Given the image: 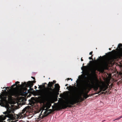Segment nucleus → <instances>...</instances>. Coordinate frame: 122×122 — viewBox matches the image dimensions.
Returning a JSON list of instances; mask_svg holds the SVG:
<instances>
[{"label": "nucleus", "mask_w": 122, "mask_h": 122, "mask_svg": "<svg viewBox=\"0 0 122 122\" xmlns=\"http://www.w3.org/2000/svg\"><path fill=\"white\" fill-rule=\"evenodd\" d=\"M104 85L106 89H107L108 88L109 84H107V85L104 84Z\"/></svg>", "instance_id": "obj_16"}, {"label": "nucleus", "mask_w": 122, "mask_h": 122, "mask_svg": "<svg viewBox=\"0 0 122 122\" xmlns=\"http://www.w3.org/2000/svg\"><path fill=\"white\" fill-rule=\"evenodd\" d=\"M81 61H83V60L82 59V57L81 58Z\"/></svg>", "instance_id": "obj_30"}, {"label": "nucleus", "mask_w": 122, "mask_h": 122, "mask_svg": "<svg viewBox=\"0 0 122 122\" xmlns=\"http://www.w3.org/2000/svg\"><path fill=\"white\" fill-rule=\"evenodd\" d=\"M109 63V60H107L104 61L101 65H98L95 66L92 68L93 72L95 73L96 71L100 72L103 71L104 69L107 68Z\"/></svg>", "instance_id": "obj_3"}, {"label": "nucleus", "mask_w": 122, "mask_h": 122, "mask_svg": "<svg viewBox=\"0 0 122 122\" xmlns=\"http://www.w3.org/2000/svg\"><path fill=\"white\" fill-rule=\"evenodd\" d=\"M77 80L76 81V82H77Z\"/></svg>", "instance_id": "obj_39"}, {"label": "nucleus", "mask_w": 122, "mask_h": 122, "mask_svg": "<svg viewBox=\"0 0 122 122\" xmlns=\"http://www.w3.org/2000/svg\"><path fill=\"white\" fill-rule=\"evenodd\" d=\"M16 84H14V85H13L12 86V87H15V86H16Z\"/></svg>", "instance_id": "obj_25"}, {"label": "nucleus", "mask_w": 122, "mask_h": 122, "mask_svg": "<svg viewBox=\"0 0 122 122\" xmlns=\"http://www.w3.org/2000/svg\"><path fill=\"white\" fill-rule=\"evenodd\" d=\"M67 92H69V91H67Z\"/></svg>", "instance_id": "obj_42"}, {"label": "nucleus", "mask_w": 122, "mask_h": 122, "mask_svg": "<svg viewBox=\"0 0 122 122\" xmlns=\"http://www.w3.org/2000/svg\"><path fill=\"white\" fill-rule=\"evenodd\" d=\"M68 87H67V89H68Z\"/></svg>", "instance_id": "obj_43"}, {"label": "nucleus", "mask_w": 122, "mask_h": 122, "mask_svg": "<svg viewBox=\"0 0 122 122\" xmlns=\"http://www.w3.org/2000/svg\"><path fill=\"white\" fill-rule=\"evenodd\" d=\"M101 91H102L101 90H100L99 91H97V94H99V93Z\"/></svg>", "instance_id": "obj_26"}, {"label": "nucleus", "mask_w": 122, "mask_h": 122, "mask_svg": "<svg viewBox=\"0 0 122 122\" xmlns=\"http://www.w3.org/2000/svg\"><path fill=\"white\" fill-rule=\"evenodd\" d=\"M6 98H7V97H6V98L5 99L6 100Z\"/></svg>", "instance_id": "obj_38"}, {"label": "nucleus", "mask_w": 122, "mask_h": 122, "mask_svg": "<svg viewBox=\"0 0 122 122\" xmlns=\"http://www.w3.org/2000/svg\"><path fill=\"white\" fill-rule=\"evenodd\" d=\"M53 84L51 81L49 82L48 87L45 88L42 92V96L45 99H48L55 95L56 92L55 88H52Z\"/></svg>", "instance_id": "obj_1"}, {"label": "nucleus", "mask_w": 122, "mask_h": 122, "mask_svg": "<svg viewBox=\"0 0 122 122\" xmlns=\"http://www.w3.org/2000/svg\"><path fill=\"white\" fill-rule=\"evenodd\" d=\"M104 92H101V93H100V94H103V93H104Z\"/></svg>", "instance_id": "obj_29"}, {"label": "nucleus", "mask_w": 122, "mask_h": 122, "mask_svg": "<svg viewBox=\"0 0 122 122\" xmlns=\"http://www.w3.org/2000/svg\"><path fill=\"white\" fill-rule=\"evenodd\" d=\"M121 118H122V115L121 116H120V117H118V118H117L116 119H115V120H114L113 121H115V120H118V119H120Z\"/></svg>", "instance_id": "obj_17"}, {"label": "nucleus", "mask_w": 122, "mask_h": 122, "mask_svg": "<svg viewBox=\"0 0 122 122\" xmlns=\"http://www.w3.org/2000/svg\"><path fill=\"white\" fill-rule=\"evenodd\" d=\"M109 49L110 50H111V48H109Z\"/></svg>", "instance_id": "obj_32"}, {"label": "nucleus", "mask_w": 122, "mask_h": 122, "mask_svg": "<svg viewBox=\"0 0 122 122\" xmlns=\"http://www.w3.org/2000/svg\"><path fill=\"white\" fill-rule=\"evenodd\" d=\"M70 80H71V81H72V79L71 78H68L67 79V81H68Z\"/></svg>", "instance_id": "obj_22"}, {"label": "nucleus", "mask_w": 122, "mask_h": 122, "mask_svg": "<svg viewBox=\"0 0 122 122\" xmlns=\"http://www.w3.org/2000/svg\"><path fill=\"white\" fill-rule=\"evenodd\" d=\"M7 88H9L8 87H7Z\"/></svg>", "instance_id": "obj_44"}, {"label": "nucleus", "mask_w": 122, "mask_h": 122, "mask_svg": "<svg viewBox=\"0 0 122 122\" xmlns=\"http://www.w3.org/2000/svg\"><path fill=\"white\" fill-rule=\"evenodd\" d=\"M84 64H83V65H84Z\"/></svg>", "instance_id": "obj_45"}, {"label": "nucleus", "mask_w": 122, "mask_h": 122, "mask_svg": "<svg viewBox=\"0 0 122 122\" xmlns=\"http://www.w3.org/2000/svg\"><path fill=\"white\" fill-rule=\"evenodd\" d=\"M9 94L10 96L15 95L16 93L14 91H10L9 92Z\"/></svg>", "instance_id": "obj_11"}, {"label": "nucleus", "mask_w": 122, "mask_h": 122, "mask_svg": "<svg viewBox=\"0 0 122 122\" xmlns=\"http://www.w3.org/2000/svg\"><path fill=\"white\" fill-rule=\"evenodd\" d=\"M90 62H92V61H90Z\"/></svg>", "instance_id": "obj_33"}, {"label": "nucleus", "mask_w": 122, "mask_h": 122, "mask_svg": "<svg viewBox=\"0 0 122 122\" xmlns=\"http://www.w3.org/2000/svg\"><path fill=\"white\" fill-rule=\"evenodd\" d=\"M44 85H43V87H45V85L46 84V83H43Z\"/></svg>", "instance_id": "obj_24"}, {"label": "nucleus", "mask_w": 122, "mask_h": 122, "mask_svg": "<svg viewBox=\"0 0 122 122\" xmlns=\"http://www.w3.org/2000/svg\"><path fill=\"white\" fill-rule=\"evenodd\" d=\"M53 107H54V106H52V108H53Z\"/></svg>", "instance_id": "obj_36"}, {"label": "nucleus", "mask_w": 122, "mask_h": 122, "mask_svg": "<svg viewBox=\"0 0 122 122\" xmlns=\"http://www.w3.org/2000/svg\"><path fill=\"white\" fill-rule=\"evenodd\" d=\"M113 51L114 52H115V50H113Z\"/></svg>", "instance_id": "obj_37"}, {"label": "nucleus", "mask_w": 122, "mask_h": 122, "mask_svg": "<svg viewBox=\"0 0 122 122\" xmlns=\"http://www.w3.org/2000/svg\"><path fill=\"white\" fill-rule=\"evenodd\" d=\"M106 90L105 87L104 85L101 86L99 88V90H101L102 91H105Z\"/></svg>", "instance_id": "obj_13"}, {"label": "nucleus", "mask_w": 122, "mask_h": 122, "mask_svg": "<svg viewBox=\"0 0 122 122\" xmlns=\"http://www.w3.org/2000/svg\"><path fill=\"white\" fill-rule=\"evenodd\" d=\"M68 85V84H66V85H65L66 86H67Z\"/></svg>", "instance_id": "obj_31"}, {"label": "nucleus", "mask_w": 122, "mask_h": 122, "mask_svg": "<svg viewBox=\"0 0 122 122\" xmlns=\"http://www.w3.org/2000/svg\"><path fill=\"white\" fill-rule=\"evenodd\" d=\"M69 87L71 89L73 90H74L76 88V87L75 86H69Z\"/></svg>", "instance_id": "obj_14"}, {"label": "nucleus", "mask_w": 122, "mask_h": 122, "mask_svg": "<svg viewBox=\"0 0 122 122\" xmlns=\"http://www.w3.org/2000/svg\"><path fill=\"white\" fill-rule=\"evenodd\" d=\"M43 110H42L41 112V114L39 115L38 119L40 120L41 119H42L44 117H46L49 115L51 113V112H48V111H45L43 113V115H42V113L43 112Z\"/></svg>", "instance_id": "obj_8"}, {"label": "nucleus", "mask_w": 122, "mask_h": 122, "mask_svg": "<svg viewBox=\"0 0 122 122\" xmlns=\"http://www.w3.org/2000/svg\"><path fill=\"white\" fill-rule=\"evenodd\" d=\"M122 44H119L118 46V48L121 50V51L120 53V55L122 57Z\"/></svg>", "instance_id": "obj_10"}, {"label": "nucleus", "mask_w": 122, "mask_h": 122, "mask_svg": "<svg viewBox=\"0 0 122 122\" xmlns=\"http://www.w3.org/2000/svg\"><path fill=\"white\" fill-rule=\"evenodd\" d=\"M93 55H92L91 56V57H89V60H93V58H92V56H93Z\"/></svg>", "instance_id": "obj_19"}, {"label": "nucleus", "mask_w": 122, "mask_h": 122, "mask_svg": "<svg viewBox=\"0 0 122 122\" xmlns=\"http://www.w3.org/2000/svg\"><path fill=\"white\" fill-rule=\"evenodd\" d=\"M90 87L88 84L86 85H85L84 84L82 86L81 93L82 94L84 95L83 97L85 99H86L88 97V94L89 91L88 89H89V88H90Z\"/></svg>", "instance_id": "obj_4"}, {"label": "nucleus", "mask_w": 122, "mask_h": 122, "mask_svg": "<svg viewBox=\"0 0 122 122\" xmlns=\"http://www.w3.org/2000/svg\"><path fill=\"white\" fill-rule=\"evenodd\" d=\"M88 84L90 86V88H89V89H88V90H89V91H90L91 88H93L95 91H97L98 90L99 86V84L98 83H94V82H93L92 83V85H91L90 84H89L88 83L84 84L85 85H86Z\"/></svg>", "instance_id": "obj_6"}, {"label": "nucleus", "mask_w": 122, "mask_h": 122, "mask_svg": "<svg viewBox=\"0 0 122 122\" xmlns=\"http://www.w3.org/2000/svg\"><path fill=\"white\" fill-rule=\"evenodd\" d=\"M27 87H24L23 89V90H21V93L22 94V95L24 96L26 95L27 94L28 92L30 91H32L33 90V89L31 88V87H29L30 89L29 90H27Z\"/></svg>", "instance_id": "obj_7"}, {"label": "nucleus", "mask_w": 122, "mask_h": 122, "mask_svg": "<svg viewBox=\"0 0 122 122\" xmlns=\"http://www.w3.org/2000/svg\"><path fill=\"white\" fill-rule=\"evenodd\" d=\"M55 90L56 92V90L59 91L60 89V86L58 84H56L55 85Z\"/></svg>", "instance_id": "obj_12"}, {"label": "nucleus", "mask_w": 122, "mask_h": 122, "mask_svg": "<svg viewBox=\"0 0 122 122\" xmlns=\"http://www.w3.org/2000/svg\"><path fill=\"white\" fill-rule=\"evenodd\" d=\"M35 86V87H36V88H37V87L36 86Z\"/></svg>", "instance_id": "obj_40"}, {"label": "nucleus", "mask_w": 122, "mask_h": 122, "mask_svg": "<svg viewBox=\"0 0 122 122\" xmlns=\"http://www.w3.org/2000/svg\"><path fill=\"white\" fill-rule=\"evenodd\" d=\"M50 110H51V109H50Z\"/></svg>", "instance_id": "obj_41"}, {"label": "nucleus", "mask_w": 122, "mask_h": 122, "mask_svg": "<svg viewBox=\"0 0 122 122\" xmlns=\"http://www.w3.org/2000/svg\"><path fill=\"white\" fill-rule=\"evenodd\" d=\"M75 96V97L72 98L70 100L66 102L65 104H63L62 105L61 108L64 109L68 107H72L71 105H73L77 103L81 102L84 100V98H82L81 96L78 97L76 95Z\"/></svg>", "instance_id": "obj_2"}, {"label": "nucleus", "mask_w": 122, "mask_h": 122, "mask_svg": "<svg viewBox=\"0 0 122 122\" xmlns=\"http://www.w3.org/2000/svg\"><path fill=\"white\" fill-rule=\"evenodd\" d=\"M56 81L55 80H53V82H52L53 84V85L56 82Z\"/></svg>", "instance_id": "obj_20"}, {"label": "nucleus", "mask_w": 122, "mask_h": 122, "mask_svg": "<svg viewBox=\"0 0 122 122\" xmlns=\"http://www.w3.org/2000/svg\"><path fill=\"white\" fill-rule=\"evenodd\" d=\"M60 109H61V108L58 109V108H56L55 109V110H60Z\"/></svg>", "instance_id": "obj_23"}, {"label": "nucleus", "mask_w": 122, "mask_h": 122, "mask_svg": "<svg viewBox=\"0 0 122 122\" xmlns=\"http://www.w3.org/2000/svg\"><path fill=\"white\" fill-rule=\"evenodd\" d=\"M113 57L114 59H116L117 58V56L116 55H115L113 56Z\"/></svg>", "instance_id": "obj_18"}, {"label": "nucleus", "mask_w": 122, "mask_h": 122, "mask_svg": "<svg viewBox=\"0 0 122 122\" xmlns=\"http://www.w3.org/2000/svg\"><path fill=\"white\" fill-rule=\"evenodd\" d=\"M36 81L35 80L33 81H29L27 83L26 82H24L22 85H20V84H18V86L20 87L23 86L26 87H32L33 85V83H35Z\"/></svg>", "instance_id": "obj_5"}, {"label": "nucleus", "mask_w": 122, "mask_h": 122, "mask_svg": "<svg viewBox=\"0 0 122 122\" xmlns=\"http://www.w3.org/2000/svg\"><path fill=\"white\" fill-rule=\"evenodd\" d=\"M100 57H101V58L102 57L101 56H100V57H99V58Z\"/></svg>", "instance_id": "obj_35"}, {"label": "nucleus", "mask_w": 122, "mask_h": 122, "mask_svg": "<svg viewBox=\"0 0 122 122\" xmlns=\"http://www.w3.org/2000/svg\"><path fill=\"white\" fill-rule=\"evenodd\" d=\"M29 109V108L28 106L26 107L22 110V111L21 112V113L23 114L25 113V112H26H26L28 111Z\"/></svg>", "instance_id": "obj_9"}, {"label": "nucleus", "mask_w": 122, "mask_h": 122, "mask_svg": "<svg viewBox=\"0 0 122 122\" xmlns=\"http://www.w3.org/2000/svg\"><path fill=\"white\" fill-rule=\"evenodd\" d=\"M31 77L33 79H34V80H35V77H33V76H31Z\"/></svg>", "instance_id": "obj_28"}, {"label": "nucleus", "mask_w": 122, "mask_h": 122, "mask_svg": "<svg viewBox=\"0 0 122 122\" xmlns=\"http://www.w3.org/2000/svg\"><path fill=\"white\" fill-rule=\"evenodd\" d=\"M20 83V82H19L18 81H16V82H15V84H16V85H17L19 83Z\"/></svg>", "instance_id": "obj_21"}, {"label": "nucleus", "mask_w": 122, "mask_h": 122, "mask_svg": "<svg viewBox=\"0 0 122 122\" xmlns=\"http://www.w3.org/2000/svg\"><path fill=\"white\" fill-rule=\"evenodd\" d=\"M101 60V59L99 58L97 59V60L95 61V63H98V62L100 61Z\"/></svg>", "instance_id": "obj_15"}, {"label": "nucleus", "mask_w": 122, "mask_h": 122, "mask_svg": "<svg viewBox=\"0 0 122 122\" xmlns=\"http://www.w3.org/2000/svg\"><path fill=\"white\" fill-rule=\"evenodd\" d=\"M96 81H97V82H98V80L97 79V80H96Z\"/></svg>", "instance_id": "obj_34"}, {"label": "nucleus", "mask_w": 122, "mask_h": 122, "mask_svg": "<svg viewBox=\"0 0 122 122\" xmlns=\"http://www.w3.org/2000/svg\"><path fill=\"white\" fill-rule=\"evenodd\" d=\"M92 51H91V52H90V53H89V55H92Z\"/></svg>", "instance_id": "obj_27"}]
</instances>
